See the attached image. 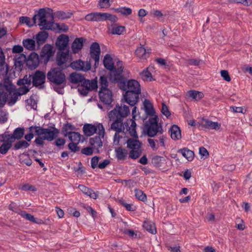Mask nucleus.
<instances>
[{
	"instance_id": "18",
	"label": "nucleus",
	"mask_w": 252,
	"mask_h": 252,
	"mask_svg": "<svg viewBox=\"0 0 252 252\" xmlns=\"http://www.w3.org/2000/svg\"><path fill=\"white\" fill-rule=\"evenodd\" d=\"M85 41L83 37L75 38L71 45L72 52L75 54L78 53L82 49Z\"/></svg>"
},
{
	"instance_id": "44",
	"label": "nucleus",
	"mask_w": 252,
	"mask_h": 252,
	"mask_svg": "<svg viewBox=\"0 0 252 252\" xmlns=\"http://www.w3.org/2000/svg\"><path fill=\"white\" fill-rule=\"evenodd\" d=\"M165 160L163 157L156 156L152 159V163L156 167H159L161 164Z\"/></svg>"
},
{
	"instance_id": "12",
	"label": "nucleus",
	"mask_w": 252,
	"mask_h": 252,
	"mask_svg": "<svg viewBox=\"0 0 252 252\" xmlns=\"http://www.w3.org/2000/svg\"><path fill=\"white\" fill-rule=\"evenodd\" d=\"M32 78L33 86L39 87L45 83L46 75L43 72L37 70L32 75Z\"/></svg>"
},
{
	"instance_id": "60",
	"label": "nucleus",
	"mask_w": 252,
	"mask_h": 252,
	"mask_svg": "<svg viewBox=\"0 0 252 252\" xmlns=\"http://www.w3.org/2000/svg\"><path fill=\"white\" fill-rule=\"evenodd\" d=\"M78 144L74 143V142H71L69 143L68 145V149L71 151V152L75 153L77 151H79L80 148L77 146Z\"/></svg>"
},
{
	"instance_id": "22",
	"label": "nucleus",
	"mask_w": 252,
	"mask_h": 252,
	"mask_svg": "<svg viewBox=\"0 0 252 252\" xmlns=\"http://www.w3.org/2000/svg\"><path fill=\"white\" fill-rule=\"evenodd\" d=\"M114 122L111 124L110 129L116 132H121L124 129L123 119L115 118Z\"/></svg>"
},
{
	"instance_id": "11",
	"label": "nucleus",
	"mask_w": 252,
	"mask_h": 252,
	"mask_svg": "<svg viewBox=\"0 0 252 252\" xmlns=\"http://www.w3.org/2000/svg\"><path fill=\"white\" fill-rule=\"evenodd\" d=\"M100 54V48L97 42H94L90 47V55L92 59L94 61V66L95 68L97 67L99 61V56Z\"/></svg>"
},
{
	"instance_id": "61",
	"label": "nucleus",
	"mask_w": 252,
	"mask_h": 252,
	"mask_svg": "<svg viewBox=\"0 0 252 252\" xmlns=\"http://www.w3.org/2000/svg\"><path fill=\"white\" fill-rule=\"evenodd\" d=\"M78 91L80 94L83 95H87L90 92L89 91L88 89H87L85 87L83 83H81V86H78Z\"/></svg>"
},
{
	"instance_id": "62",
	"label": "nucleus",
	"mask_w": 252,
	"mask_h": 252,
	"mask_svg": "<svg viewBox=\"0 0 252 252\" xmlns=\"http://www.w3.org/2000/svg\"><path fill=\"white\" fill-rule=\"evenodd\" d=\"M20 189L23 191L31 190L34 191L36 190V188L34 186L29 184H25L22 186Z\"/></svg>"
},
{
	"instance_id": "8",
	"label": "nucleus",
	"mask_w": 252,
	"mask_h": 252,
	"mask_svg": "<svg viewBox=\"0 0 252 252\" xmlns=\"http://www.w3.org/2000/svg\"><path fill=\"white\" fill-rule=\"evenodd\" d=\"M4 86L7 90V95H9L8 98V103L10 105L14 104L18 100L19 96L15 92V87L12 84L11 80L8 78H4Z\"/></svg>"
},
{
	"instance_id": "48",
	"label": "nucleus",
	"mask_w": 252,
	"mask_h": 252,
	"mask_svg": "<svg viewBox=\"0 0 252 252\" xmlns=\"http://www.w3.org/2000/svg\"><path fill=\"white\" fill-rule=\"evenodd\" d=\"M20 22L22 24H26L29 27H32L36 24V22L32 20V21L29 17H21L20 18Z\"/></svg>"
},
{
	"instance_id": "41",
	"label": "nucleus",
	"mask_w": 252,
	"mask_h": 252,
	"mask_svg": "<svg viewBox=\"0 0 252 252\" xmlns=\"http://www.w3.org/2000/svg\"><path fill=\"white\" fill-rule=\"evenodd\" d=\"M85 20L90 22H99V12H92L88 14L85 17Z\"/></svg>"
},
{
	"instance_id": "47",
	"label": "nucleus",
	"mask_w": 252,
	"mask_h": 252,
	"mask_svg": "<svg viewBox=\"0 0 252 252\" xmlns=\"http://www.w3.org/2000/svg\"><path fill=\"white\" fill-rule=\"evenodd\" d=\"M125 30L126 29L124 26L113 27L112 28L111 32L112 34L121 35L125 31Z\"/></svg>"
},
{
	"instance_id": "24",
	"label": "nucleus",
	"mask_w": 252,
	"mask_h": 252,
	"mask_svg": "<svg viewBox=\"0 0 252 252\" xmlns=\"http://www.w3.org/2000/svg\"><path fill=\"white\" fill-rule=\"evenodd\" d=\"M78 188L80 190L84 193L85 194L89 196L91 198L93 199H96L97 197V194L94 192L92 189L86 187L84 185H80L78 186Z\"/></svg>"
},
{
	"instance_id": "2",
	"label": "nucleus",
	"mask_w": 252,
	"mask_h": 252,
	"mask_svg": "<svg viewBox=\"0 0 252 252\" xmlns=\"http://www.w3.org/2000/svg\"><path fill=\"white\" fill-rule=\"evenodd\" d=\"M32 20L35 22L38 20V25L41 27V29L52 30L54 21L53 10L49 8H41L34 15Z\"/></svg>"
},
{
	"instance_id": "23",
	"label": "nucleus",
	"mask_w": 252,
	"mask_h": 252,
	"mask_svg": "<svg viewBox=\"0 0 252 252\" xmlns=\"http://www.w3.org/2000/svg\"><path fill=\"white\" fill-rule=\"evenodd\" d=\"M28 64L32 67L35 68L38 64V55L35 52L32 53L28 60Z\"/></svg>"
},
{
	"instance_id": "63",
	"label": "nucleus",
	"mask_w": 252,
	"mask_h": 252,
	"mask_svg": "<svg viewBox=\"0 0 252 252\" xmlns=\"http://www.w3.org/2000/svg\"><path fill=\"white\" fill-rule=\"evenodd\" d=\"M161 112L167 118L171 115V113L169 111L167 106L164 103H162Z\"/></svg>"
},
{
	"instance_id": "43",
	"label": "nucleus",
	"mask_w": 252,
	"mask_h": 252,
	"mask_svg": "<svg viewBox=\"0 0 252 252\" xmlns=\"http://www.w3.org/2000/svg\"><path fill=\"white\" fill-rule=\"evenodd\" d=\"M37 126H32L29 127V133L25 135V138L28 141H30L33 138L34 134L36 135Z\"/></svg>"
},
{
	"instance_id": "58",
	"label": "nucleus",
	"mask_w": 252,
	"mask_h": 252,
	"mask_svg": "<svg viewBox=\"0 0 252 252\" xmlns=\"http://www.w3.org/2000/svg\"><path fill=\"white\" fill-rule=\"evenodd\" d=\"M98 130V134L99 135L98 137L100 138H103L105 134V129L103 126V125L101 124H99L97 125V130Z\"/></svg>"
},
{
	"instance_id": "25",
	"label": "nucleus",
	"mask_w": 252,
	"mask_h": 252,
	"mask_svg": "<svg viewBox=\"0 0 252 252\" xmlns=\"http://www.w3.org/2000/svg\"><path fill=\"white\" fill-rule=\"evenodd\" d=\"M150 53L149 50L146 51L143 46L137 48L135 51L137 57L142 59H146L149 57Z\"/></svg>"
},
{
	"instance_id": "40",
	"label": "nucleus",
	"mask_w": 252,
	"mask_h": 252,
	"mask_svg": "<svg viewBox=\"0 0 252 252\" xmlns=\"http://www.w3.org/2000/svg\"><path fill=\"white\" fill-rule=\"evenodd\" d=\"M82 83L85 88L89 89V91L93 90L97 88V83L96 80L90 81L89 80L84 79Z\"/></svg>"
},
{
	"instance_id": "57",
	"label": "nucleus",
	"mask_w": 252,
	"mask_h": 252,
	"mask_svg": "<svg viewBox=\"0 0 252 252\" xmlns=\"http://www.w3.org/2000/svg\"><path fill=\"white\" fill-rule=\"evenodd\" d=\"M26 57L24 54H20L18 58H16L15 61V64L16 66H20L22 65V61H25Z\"/></svg>"
},
{
	"instance_id": "55",
	"label": "nucleus",
	"mask_w": 252,
	"mask_h": 252,
	"mask_svg": "<svg viewBox=\"0 0 252 252\" xmlns=\"http://www.w3.org/2000/svg\"><path fill=\"white\" fill-rule=\"evenodd\" d=\"M119 202L124 206L127 211H134L135 210V207L133 206L132 204L126 203L122 199L119 200Z\"/></svg>"
},
{
	"instance_id": "36",
	"label": "nucleus",
	"mask_w": 252,
	"mask_h": 252,
	"mask_svg": "<svg viewBox=\"0 0 252 252\" xmlns=\"http://www.w3.org/2000/svg\"><path fill=\"white\" fill-rule=\"evenodd\" d=\"M127 147L132 149L141 148V143L137 138H129L127 141Z\"/></svg>"
},
{
	"instance_id": "20",
	"label": "nucleus",
	"mask_w": 252,
	"mask_h": 252,
	"mask_svg": "<svg viewBox=\"0 0 252 252\" xmlns=\"http://www.w3.org/2000/svg\"><path fill=\"white\" fill-rule=\"evenodd\" d=\"M7 99V92L5 88L4 79L3 83L0 84V108L4 105Z\"/></svg>"
},
{
	"instance_id": "15",
	"label": "nucleus",
	"mask_w": 252,
	"mask_h": 252,
	"mask_svg": "<svg viewBox=\"0 0 252 252\" xmlns=\"http://www.w3.org/2000/svg\"><path fill=\"white\" fill-rule=\"evenodd\" d=\"M1 137L3 143L0 146V153L2 155H5L12 147V144L13 143L12 140L13 139L11 137H8V138L4 134H2Z\"/></svg>"
},
{
	"instance_id": "29",
	"label": "nucleus",
	"mask_w": 252,
	"mask_h": 252,
	"mask_svg": "<svg viewBox=\"0 0 252 252\" xmlns=\"http://www.w3.org/2000/svg\"><path fill=\"white\" fill-rule=\"evenodd\" d=\"M72 13L70 12H64L63 11H57L53 13L54 18H57L59 20L67 19L71 17Z\"/></svg>"
},
{
	"instance_id": "5",
	"label": "nucleus",
	"mask_w": 252,
	"mask_h": 252,
	"mask_svg": "<svg viewBox=\"0 0 252 252\" xmlns=\"http://www.w3.org/2000/svg\"><path fill=\"white\" fill-rule=\"evenodd\" d=\"M63 70L59 67L51 68L47 74V79L56 86L64 88L66 84V76Z\"/></svg>"
},
{
	"instance_id": "59",
	"label": "nucleus",
	"mask_w": 252,
	"mask_h": 252,
	"mask_svg": "<svg viewBox=\"0 0 252 252\" xmlns=\"http://www.w3.org/2000/svg\"><path fill=\"white\" fill-rule=\"evenodd\" d=\"M220 75L223 78V79L227 81L230 82L231 81V78L230 75H229L228 72L226 70H222L220 71Z\"/></svg>"
},
{
	"instance_id": "37",
	"label": "nucleus",
	"mask_w": 252,
	"mask_h": 252,
	"mask_svg": "<svg viewBox=\"0 0 252 252\" xmlns=\"http://www.w3.org/2000/svg\"><path fill=\"white\" fill-rule=\"evenodd\" d=\"M178 152L181 153L183 156L189 161L192 160L194 158L193 152L187 148L180 149L178 151Z\"/></svg>"
},
{
	"instance_id": "33",
	"label": "nucleus",
	"mask_w": 252,
	"mask_h": 252,
	"mask_svg": "<svg viewBox=\"0 0 252 252\" xmlns=\"http://www.w3.org/2000/svg\"><path fill=\"white\" fill-rule=\"evenodd\" d=\"M23 46L27 49L33 51L35 48V40L31 38L24 39L22 42Z\"/></svg>"
},
{
	"instance_id": "46",
	"label": "nucleus",
	"mask_w": 252,
	"mask_h": 252,
	"mask_svg": "<svg viewBox=\"0 0 252 252\" xmlns=\"http://www.w3.org/2000/svg\"><path fill=\"white\" fill-rule=\"evenodd\" d=\"M31 82H32V75H30L29 76L26 75L23 79H20L18 81L17 84L18 85H29L31 84Z\"/></svg>"
},
{
	"instance_id": "30",
	"label": "nucleus",
	"mask_w": 252,
	"mask_h": 252,
	"mask_svg": "<svg viewBox=\"0 0 252 252\" xmlns=\"http://www.w3.org/2000/svg\"><path fill=\"white\" fill-rule=\"evenodd\" d=\"M48 37V33L46 31H41L36 35V40L37 44L40 46L45 42Z\"/></svg>"
},
{
	"instance_id": "42",
	"label": "nucleus",
	"mask_w": 252,
	"mask_h": 252,
	"mask_svg": "<svg viewBox=\"0 0 252 252\" xmlns=\"http://www.w3.org/2000/svg\"><path fill=\"white\" fill-rule=\"evenodd\" d=\"M113 10L117 12L122 14L124 16L129 15L132 13V10L129 7H120L113 8Z\"/></svg>"
},
{
	"instance_id": "51",
	"label": "nucleus",
	"mask_w": 252,
	"mask_h": 252,
	"mask_svg": "<svg viewBox=\"0 0 252 252\" xmlns=\"http://www.w3.org/2000/svg\"><path fill=\"white\" fill-rule=\"evenodd\" d=\"M29 146V144L25 140L19 141L14 145V149L18 150L21 148H26Z\"/></svg>"
},
{
	"instance_id": "45",
	"label": "nucleus",
	"mask_w": 252,
	"mask_h": 252,
	"mask_svg": "<svg viewBox=\"0 0 252 252\" xmlns=\"http://www.w3.org/2000/svg\"><path fill=\"white\" fill-rule=\"evenodd\" d=\"M135 196L139 200L145 201L147 200V196L141 190L135 189L134 190Z\"/></svg>"
},
{
	"instance_id": "3",
	"label": "nucleus",
	"mask_w": 252,
	"mask_h": 252,
	"mask_svg": "<svg viewBox=\"0 0 252 252\" xmlns=\"http://www.w3.org/2000/svg\"><path fill=\"white\" fill-rule=\"evenodd\" d=\"M103 64L104 67L110 71V80L113 83L116 81L119 80L121 77V74L123 71V65L122 62L118 61L116 65L114 66L113 59L109 54H106L103 60Z\"/></svg>"
},
{
	"instance_id": "27",
	"label": "nucleus",
	"mask_w": 252,
	"mask_h": 252,
	"mask_svg": "<svg viewBox=\"0 0 252 252\" xmlns=\"http://www.w3.org/2000/svg\"><path fill=\"white\" fill-rule=\"evenodd\" d=\"M171 137L173 140H179L181 138V130L177 125H173L170 128Z\"/></svg>"
},
{
	"instance_id": "39",
	"label": "nucleus",
	"mask_w": 252,
	"mask_h": 252,
	"mask_svg": "<svg viewBox=\"0 0 252 252\" xmlns=\"http://www.w3.org/2000/svg\"><path fill=\"white\" fill-rule=\"evenodd\" d=\"M187 95L189 97H191L192 99L196 101L199 100L204 96V94L202 92L194 90L189 91Z\"/></svg>"
},
{
	"instance_id": "26",
	"label": "nucleus",
	"mask_w": 252,
	"mask_h": 252,
	"mask_svg": "<svg viewBox=\"0 0 252 252\" xmlns=\"http://www.w3.org/2000/svg\"><path fill=\"white\" fill-rule=\"evenodd\" d=\"M83 131L88 136H91L97 131V126L91 124H86L83 126Z\"/></svg>"
},
{
	"instance_id": "31",
	"label": "nucleus",
	"mask_w": 252,
	"mask_h": 252,
	"mask_svg": "<svg viewBox=\"0 0 252 252\" xmlns=\"http://www.w3.org/2000/svg\"><path fill=\"white\" fill-rule=\"evenodd\" d=\"M90 143L94 149L98 150L102 146V142L101 138L95 136L90 139Z\"/></svg>"
},
{
	"instance_id": "50",
	"label": "nucleus",
	"mask_w": 252,
	"mask_h": 252,
	"mask_svg": "<svg viewBox=\"0 0 252 252\" xmlns=\"http://www.w3.org/2000/svg\"><path fill=\"white\" fill-rule=\"evenodd\" d=\"M140 75L142 79L144 81H151L152 80V74L150 72L148 71L147 69L146 70H143L140 73Z\"/></svg>"
},
{
	"instance_id": "1",
	"label": "nucleus",
	"mask_w": 252,
	"mask_h": 252,
	"mask_svg": "<svg viewBox=\"0 0 252 252\" xmlns=\"http://www.w3.org/2000/svg\"><path fill=\"white\" fill-rule=\"evenodd\" d=\"M121 78L115 83H118L121 90L126 91L124 97L125 101L131 106H134L139 100V95L141 94V87L139 83L136 80L131 79L127 82L124 76L121 74Z\"/></svg>"
},
{
	"instance_id": "9",
	"label": "nucleus",
	"mask_w": 252,
	"mask_h": 252,
	"mask_svg": "<svg viewBox=\"0 0 252 252\" xmlns=\"http://www.w3.org/2000/svg\"><path fill=\"white\" fill-rule=\"evenodd\" d=\"M36 135L38 136H42L45 140L48 141H52L54 138L57 136L59 133V130L55 128H53V129L50 128H43L40 126L36 127Z\"/></svg>"
},
{
	"instance_id": "34",
	"label": "nucleus",
	"mask_w": 252,
	"mask_h": 252,
	"mask_svg": "<svg viewBox=\"0 0 252 252\" xmlns=\"http://www.w3.org/2000/svg\"><path fill=\"white\" fill-rule=\"evenodd\" d=\"M19 215L22 218L34 223L38 224H41L43 223V221L41 220H36L33 215L27 213L25 211H21L19 213Z\"/></svg>"
},
{
	"instance_id": "54",
	"label": "nucleus",
	"mask_w": 252,
	"mask_h": 252,
	"mask_svg": "<svg viewBox=\"0 0 252 252\" xmlns=\"http://www.w3.org/2000/svg\"><path fill=\"white\" fill-rule=\"evenodd\" d=\"M230 3H241L245 6H249L252 2L251 0H229Z\"/></svg>"
},
{
	"instance_id": "21",
	"label": "nucleus",
	"mask_w": 252,
	"mask_h": 252,
	"mask_svg": "<svg viewBox=\"0 0 252 252\" xmlns=\"http://www.w3.org/2000/svg\"><path fill=\"white\" fill-rule=\"evenodd\" d=\"M24 134V129L21 127H18L15 129L12 134H8L6 133H4V134L8 138V137H11L13 139L12 140V142L13 143L15 139H21Z\"/></svg>"
},
{
	"instance_id": "19",
	"label": "nucleus",
	"mask_w": 252,
	"mask_h": 252,
	"mask_svg": "<svg viewBox=\"0 0 252 252\" xmlns=\"http://www.w3.org/2000/svg\"><path fill=\"white\" fill-rule=\"evenodd\" d=\"M201 126L205 128L215 130L219 129L220 127V125L218 122H213L205 119H202Z\"/></svg>"
},
{
	"instance_id": "28",
	"label": "nucleus",
	"mask_w": 252,
	"mask_h": 252,
	"mask_svg": "<svg viewBox=\"0 0 252 252\" xmlns=\"http://www.w3.org/2000/svg\"><path fill=\"white\" fill-rule=\"evenodd\" d=\"M84 79L83 75L76 72L70 74L69 77L70 82L73 84L82 83Z\"/></svg>"
},
{
	"instance_id": "38",
	"label": "nucleus",
	"mask_w": 252,
	"mask_h": 252,
	"mask_svg": "<svg viewBox=\"0 0 252 252\" xmlns=\"http://www.w3.org/2000/svg\"><path fill=\"white\" fill-rule=\"evenodd\" d=\"M143 227L152 234H155L157 233L155 223L149 220H145L143 223Z\"/></svg>"
},
{
	"instance_id": "53",
	"label": "nucleus",
	"mask_w": 252,
	"mask_h": 252,
	"mask_svg": "<svg viewBox=\"0 0 252 252\" xmlns=\"http://www.w3.org/2000/svg\"><path fill=\"white\" fill-rule=\"evenodd\" d=\"M29 90L30 89L28 87L23 86L17 90L15 89V92L17 93L18 95L20 96L22 95L27 94Z\"/></svg>"
},
{
	"instance_id": "32",
	"label": "nucleus",
	"mask_w": 252,
	"mask_h": 252,
	"mask_svg": "<svg viewBox=\"0 0 252 252\" xmlns=\"http://www.w3.org/2000/svg\"><path fill=\"white\" fill-rule=\"evenodd\" d=\"M143 104L145 112L147 115L151 116L152 117L156 116L155 115V111L154 110L153 105L149 100L145 99L143 102Z\"/></svg>"
},
{
	"instance_id": "52",
	"label": "nucleus",
	"mask_w": 252,
	"mask_h": 252,
	"mask_svg": "<svg viewBox=\"0 0 252 252\" xmlns=\"http://www.w3.org/2000/svg\"><path fill=\"white\" fill-rule=\"evenodd\" d=\"M0 74L3 77L6 76L9 71L8 65L5 63H3V64L0 65Z\"/></svg>"
},
{
	"instance_id": "35",
	"label": "nucleus",
	"mask_w": 252,
	"mask_h": 252,
	"mask_svg": "<svg viewBox=\"0 0 252 252\" xmlns=\"http://www.w3.org/2000/svg\"><path fill=\"white\" fill-rule=\"evenodd\" d=\"M116 156L119 160H125L127 155L126 149L122 147H118L115 149Z\"/></svg>"
},
{
	"instance_id": "13",
	"label": "nucleus",
	"mask_w": 252,
	"mask_h": 252,
	"mask_svg": "<svg viewBox=\"0 0 252 252\" xmlns=\"http://www.w3.org/2000/svg\"><path fill=\"white\" fill-rule=\"evenodd\" d=\"M70 67L77 70H82L87 71L91 68V63L90 61L89 62H83L81 60H78L73 62L70 64Z\"/></svg>"
},
{
	"instance_id": "17",
	"label": "nucleus",
	"mask_w": 252,
	"mask_h": 252,
	"mask_svg": "<svg viewBox=\"0 0 252 252\" xmlns=\"http://www.w3.org/2000/svg\"><path fill=\"white\" fill-rule=\"evenodd\" d=\"M64 136H68L69 140L76 144H79L80 141H84V137L80 133L76 132H69L64 134Z\"/></svg>"
},
{
	"instance_id": "14",
	"label": "nucleus",
	"mask_w": 252,
	"mask_h": 252,
	"mask_svg": "<svg viewBox=\"0 0 252 252\" xmlns=\"http://www.w3.org/2000/svg\"><path fill=\"white\" fill-rule=\"evenodd\" d=\"M54 54V51H53V46L49 44H46L41 50L40 57L44 62L47 63Z\"/></svg>"
},
{
	"instance_id": "64",
	"label": "nucleus",
	"mask_w": 252,
	"mask_h": 252,
	"mask_svg": "<svg viewBox=\"0 0 252 252\" xmlns=\"http://www.w3.org/2000/svg\"><path fill=\"white\" fill-rule=\"evenodd\" d=\"M93 147L85 148L82 149L81 153L87 156L91 155L93 153Z\"/></svg>"
},
{
	"instance_id": "16",
	"label": "nucleus",
	"mask_w": 252,
	"mask_h": 252,
	"mask_svg": "<svg viewBox=\"0 0 252 252\" xmlns=\"http://www.w3.org/2000/svg\"><path fill=\"white\" fill-rule=\"evenodd\" d=\"M69 37L67 35L62 34L60 35L56 41V45L60 51L65 50L68 47Z\"/></svg>"
},
{
	"instance_id": "6",
	"label": "nucleus",
	"mask_w": 252,
	"mask_h": 252,
	"mask_svg": "<svg viewBox=\"0 0 252 252\" xmlns=\"http://www.w3.org/2000/svg\"><path fill=\"white\" fill-rule=\"evenodd\" d=\"M145 129L147 135L151 137L155 136L158 133L162 134L163 132L161 126L158 123L157 116L149 119L145 124Z\"/></svg>"
},
{
	"instance_id": "4",
	"label": "nucleus",
	"mask_w": 252,
	"mask_h": 252,
	"mask_svg": "<svg viewBox=\"0 0 252 252\" xmlns=\"http://www.w3.org/2000/svg\"><path fill=\"white\" fill-rule=\"evenodd\" d=\"M108 82L107 77L100 76L99 80V97L100 101L106 105H109L113 100V94L108 88Z\"/></svg>"
},
{
	"instance_id": "10",
	"label": "nucleus",
	"mask_w": 252,
	"mask_h": 252,
	"mask_svg": "<svg viewBox=\"0 0 252 252\" xmlns=\"http://www.w3.org/2000/svg\"><path fill=\"white\" fill-rule=\"evenodd\" d=\"M70 60L71 59L69 57V51L68 49H67L65 52H59L57 55L56 63L58 66V67L62 69H64L68 67L67 63L70 62Z\"/></svg>"
},
{
	"instance_id": "49",
	"label": "nucleus",
	"mask_w": 252,
	"mask_h": 252,
	"mask_svg": "<svg viewBox=\"0 0 252 252\" xmlns=\"http://www.w3.org/2000/svg\"><path fill=\"white\" fill-rule=\"evenodd\" d=\"M141 150L140 149H132L129 153V158L135 159L139 158L141 155Z\"/></svg>"
},
{
	"instance_id": "7",
	"label": "nucleus",
	"mask_w": 252,
	"mask_h": 252,
	"mask_svg": "<svg viewBox=\"0 0 252 252\" xmlns=\"http://www.w3.org/2000/svg\"><path fill=\"white\" fill-rule=\"evenodd\" d=\"M130 113V111L128 106L126 105L121 104L116 105L115 109L111 111L108 114V117L110 120H114L115 118H120L123 119L126 117Z\"/></svg>"
},
{
	"instance_id": "56",
	"label": "nucleus",
	"mask_w": 252,
	"mask_h": 252,
	"mask_svg": "<svg viewBox=\"0 0 252 252\" xmlns=\"http://www.w3.org/2000/svg\"><path fill=\"white\" fill-rule=\"evenodd\" d=\"M110 0H99L98 1V6L100 8H109L111 3L110 2Z\"/></svg>"
}]
</instances>
